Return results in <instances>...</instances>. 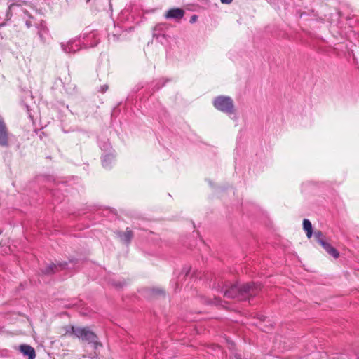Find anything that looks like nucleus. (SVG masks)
Segmentation results:
<instances>
[{
	"label": "nucleus",
	"mask_w": 359,
	"mask_h": 359,
	"mask_svg": "<svg viewBox=\"0 0 359 359\" xmlns=\"http://www.w3.org/2000/svg\"><path fill=\"white\" fill-rule=\"evenodd\" d=\"M70 330L71 331L67 330V334H73L76 337L81 339L82 341L93 344L94 348H97L99 345L97 342V337L88 327L71 326Z\"/></svg>",
	"instance_id": "3"
},
{
	"label": "nucleus",
	"mask_w": 359,
	"mask_h": 359,
	"mask_svg": "<svg viewBox=\"0 0 359 359\" xmlns=\"http://www.w3.org/2000/svg\"><path fill=\"white\" fill-rule=\"evenodd\" d=\"M260 290L261 285L254 283L242 285H233L225 291L224 296L227 298H238L243 301L255 296Z\"/></svg>",
	"instance_id": "1"
},
{
	"label": "nucleus",
	"mask_w": 359,
	"mask_h": 359,
	"mask_svg": "<svg viewBox=\"0 0 359 359\" xmlns=\"http://www.w3.org/2000/svg\"><path fill=\"white\" fill-rule=\"evenodd\" d=\"M125 283H121V282H113L112 283V285H114V286L117 287H122Z\"/></svg>",
	"instance_id": "20"
},
{
	"label": "nucleus",
	"mask_w": 359,
	"mask_h": 359,
	"mask_svg": "<svg viewBox=\"0 0 359 359\" xmlns=\"http://www.w3.org/2000/svg\"><path fill=\"white\" fill-rule=\"evenodd\" d=\"M184 15V11L182 8H172L167 11L165 18L167 19L181 20Z\"/></svg>",
	"instance_id": "7"
},
{
	"label": "nucleus",
	"mask_w": 359,
	"mask_h": 359,
	"mask_svg": "<svg viewBox=\"0 0 359 359\" xmlns=\"http://www.w3.org/2000/svg\"><path fill=\"white\" fill-rule=\"evenodd\" d=\"M163 86V84H162L161 86H158L156 89H159L161 87H162Z\"/></svg>",
	"instance_id": "24"
},
{
	"label": "nucleus",
	"mask_w": 359,
	"mask_h": 359,
	"mask_svg": "<svg viewBox=\"0 0 359 359\" xmlns=\"http://www.w3.org/2000/svg\"><path fill=\"white\" fill-rule=\"evenodd\" d=\"M15 5V4L12 3L8 6L5 18L3 19L2 18L0 17V27L4 26L6 25V22L10 20V18H11V10L12 7Z\"/></svg>",
	"instance_id": "14"
},
{
	"label": "nucleus",
	"mask_w": 359,
	"mask_h": 359,
	"mask_svg": "<svg viewBox=\"0 0 359 359\" xmlns=\"http://www.w3.org/2000/svg\"><path fill=\"white\" fill-rule=\"evenodd\" d=\"M232 1H233V0H221V2H222V4H231Z\"/></svg>",
	"instance_id": "22"
},
{
	"label": "nucleus",
	"mask_w": 359,
	"mask_h": 359,
	"mask_svg": "<svg viewBox=\"0 0 359 359\" xmlns=\"http://www.w3.org/2000/svg\"><path fill=\"white\" fill-rule=\"evenodd\" d=\"M165 27V24H158L154 28V36H157V32L161 31Z\"/></svg>",
	"instance_id": "16"
},
{
	"label": "nucleus",
	"mask_w": 359,
	"mask_h": 359,
	"mask_svg": "<svg viewBox=\"0 0 359 359\" xmlns=\"http://www.w3.org/2000/svg\"><path fill=\"white\" fill-rule=\"evenodd\" d=\"M20 351L24 356H27L28 359H35L36 353L33 347L29 345H21Z\"/></svg>",
	"instance_id": "10"
},
{
	"label": "nucleus",
	"mask_w": 359,
	"mask_h": 359,
	"mask_svg": "<svg viewBox=\"0 0 359 359\" xmlns=\"http://www.w3.org/2000/svg\"><path fill=\"white\" fill-rule=\"evenodd\" d=\"M316 240L330 256L334 259L339 257L338 250L330 244L328 238L321 231H316Z\"/></svg>",
	"instance_id": "6"
},
{
	"label": "nucleus",
	"mask_w": 359,
	"mask_h": 359,
	"mask_svg": "<svg viewBox=\"0 0 359 359\" xmlns=\"http://www.w3.org/2000/svg\"><path fill=\"white\" fill-rule=\"evenodd\" d=\"M82 34H95L94 37H86V41H87L89 43H95V46L97 44L99 40L97 39V32H95V31H93V32H84Z\"/></svg>",
	"instance_id": "15"
},
{
	"label": "nucleus",
	"mask_w": 359,
	"mask_h": 359,
	"mask_svg": "<svg viewBox=\"0 0 359 359\" xmlns=\"http://www.w3.org/2000/svg\"><path fill=\"white\" fill-rule=\"evenodd\" d=\"M212 104L217 110L223 113L228 115L234 114L233 101L229 96H217L213 100Z\"/></svg>",
	"instance_id": "4"
},
{
	"label": "nucleus",
	"mask_w": 359,
	"mask_h": 359,
	"mask_svg": "<svg viewBox=\"0 0 359 359\" xmlns=\"http://www.w3.org/2000/svg\"><path fill=\"white\" fill-rule=\"evenodd\" d=\"M29 19L26 20L25 25L28 28H30L32 26L33 23H32V18L29 15Z\"/></svg>",
	"instance_id": "18"
},
{
	"label": "nucleus",
	"mask_w": 359,
	"mask_h": 359,
	"mask_svg": "<svg viewBox=\"0 0 359 359\" xmlns=\"http://www.w3.org/2000/svg\"><path fill=\"white\" fill-rule=\"evenodd\" d=\"M303 228L304 230L306 232L307 237L311 238L312 235V224L309 219H304L303 220Z\"/></svg>",
	"instance_id": "13"
},
{
	"label": "nucleus",
	"mask_w": 359,
	"mask_h": 359,
	"mask_svg": "<svg viewBox=\"0 0 359 359\" xmlns=\"http://www.w3.org/2000/svg\"><path fill=\"white\" fill-rule=\"evenodd\" d=\"M231 359H241L240 358H238V356H235L234 358H232Z\"/></svg>",
	"instance_id": "23"
},
{
	"label": "nucleus",
	"mask_w": 359,
	"mask_h": 359,
	"mask_svg": "<svg viewBox=\"0 0 359 359\" xmlns=\"http://www.w3.org/2000/svg\"><path fill=\"white\" fill-rule=\"evenodd\" d=\"M114 160V156L112 153L107 154L102 157V163L104 168L108 169Z\"/></svg>",
	"instance_id": "12"
},
{
	"label": "nucleus",
	"mask_w": 359,
	"mask_h": 359,
	"mask_svg": "<svg viewBox=\"0 0 359 359\" xmlns=\"http://www.w3.org/2000/svg\"><path fill=\"white\" fill-rule=\"evenodd\" d=\"M117 234L121 241L126 244H129L133 237L132 231L128 228L126 229L125 232L118 231Z\"/></svg>",
	"instance_id": "11"
},
{
	"label": "nucleus",
	"mask_w": 359,
	"mask_h": 359,
	"mask_svg": "<svg viewBox=\"0 0 359 359\" xmlns=\"http://www.w3.org/2000/svg\"><path fill=\"white\" fill-rule=\"evenodd\" d=\"M15 142V136L9 133L4 119L0 118V147L2 148H9Z\"/></svg>",
	"instance_id": "5"
},
{
	"label": "nucleus",
	"mask_w": 359,
	"mask_h": 359,
	"mask_svg": "<svg viewBox=\"0 0 359 359\" xmlns=\"http://www.w3.org/2000/svg\"><path fill=\"white\" fill-rule=\"evenodd\" d=\"M107 90L108 86L107 84H104L100 87L99 92L104 93Z\"/></svg>",
	"instance_id": "17"
},
{
	"label": "nucleus",
	"mask_w": 359,
	"mask_h": 359,
	"mask_svg": "<svg viewBox=\"0 0 359 359\" xmlns=\"http://www.w3.org/2000/svg\"><path fill=\"white\" fill-rule=\"evenodd\" d=\"M37 34L40 38V40L43 43L46 42L50 38V34L48 27L44 24L41 23L37 26Z\"/></svg>",
	"instance_id": "8"
},
{
	"label": "nucleus",
	"mask_w": 359,
	"mask_h": 359,
	"mask_svg": "<svg viewBox=\"0 0 359 359\" xmlns=\"http://www.w3.org/2000/svg\"><path fill=\"white\" fill-rule=\"evenodd\" d=\"M58 268H60V269H64L69 268V267H68V264L66 262L59 263L57 265H56L55 264H51L47 266L46 267V269L43 270V273H46V274H50L53 273H55L56 271H58Z\"/></svg>",
	"instance_id": "9"
},
{
	"label": "nucleus",
	"mask_w": 359,
	"mask_h": 359,
	"mask_svg": "<svg viewBox=\"0 0 359 359\" xmlns=\"http://www.w3.org/2000/svg\"><path fill=\"white\" fill-rule=\"evenodd\" d=\"M94 34H81L79 37L70 39L67 43H61L60 46L65 53H75L81 48H88L95 46V43H88L86 37H94Z\"/></svg>",
	"instance_id": "2"
},
{
	"label": "nucleus",
	"mask_w": 359,
	"mask_h": 359,
	"mask_svg": "<svg viewBox=\"0 0 359 359\" xmlns=\"http://www.w3.org/2000/svg\"><path fill=\"white\" fill-rule=\"evenodd\" d=\"M152 292L154 294H163V291L161 289H152Z\"/></svg>",
	"instance_id": "19"
},
{
	"label": "nucleus",
	"mask_w": 359,
	"mask_h": 359,
	"mask_svg": "<svg viewBox=\"0 0 359 359\" xmlns=\"http://www.w3.org/2000/svg\"><path fill=\"white\" fill-rule=\"evenodd\" d=\"M196 20H197V16L196 15H194L191 17L190 22L194 23L196 21Z\"/></svg>",
	"instance_id": "21"
}]
</instances>
